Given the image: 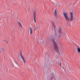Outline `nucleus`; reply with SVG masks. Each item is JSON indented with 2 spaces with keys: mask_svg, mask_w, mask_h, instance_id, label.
<instances>
[{
  "mask_svg": "<svg viewBox=\"0 0 80 80\" xmlns=\"http://www.w3.org/2000/svg\"><path fill=\"white\" fill-rule=\"evenodd\" d=\"M18 23H19V25L20 26V27H22V24H21V23H20V22L19 21Z\"/></svg>",
  "mask_w": 80,
  "mask_h": 80,
  "instance_id": "obj_10",
  "label": "nucleus"
},
{
  "mask_svg": "<svg viewBox=\"0 0 80 80\" xmlns=\"http://www.w3.org/2000/svg\"><path fill=\"white\" fill-rule=\"evenodd\" d=\"M70 22H72V21H73V12H70Z\"/></svg>",
  "mask_w": 80,
  "mask_h": 80,
  "instance_id": "obj_3",
  "label": "nucleus"
},
{
  "mask_svg": "<svg viewBox=\"0 0 80 80\" xmlns=\"http://www.w3.org/2000/svg\"><path fill=\"white\" fill-rule=\"evenodd\" d=\"M77 50L78 51V53H80V48H77Z\"/></svg>",
  "mask_w": 80,
  "mask_h": 80,
  "instance_id": "obj_13",
  "label": "nucleus"
},
{
  "mask_svg": "<svg viewBox=\"0 0 80 80\" xmlns=\"http://www.w3.org/2000/svg\"><path fill=\"white\" fill-rule=\"evenodd\" d=\"M46 65V67H47V65Z\"/></svg>",
  "mask_w": 80,
  "mask_h": 80,
  "instance_id": "obj_23",
  "label": "nucleus"
},
{
  "mask_svg": "<svg viewBox=\"0 0 80 80\" xmlns=\"http://www.w3.org/2000/svg\"><path fill=\"white\" fill-rule=\"evenodd\" d=\"M77 48H80V47H79L78 46H77Z\"/></svg>",
  "mask_w": 80,
  "mask_h": 80,
  "instance_id": "obj_16",
  "label": "nucleus"
},
{
  "mask_svg": "<svg viewBox=\"0 0 80 80\" xmlns=\"http://www.w3.org/2000/svg\"><path fill=\"white\" fill-rule=\"evenodd\" d=\"M22 59L23 60V61L24 63H25L26 62L25 60V59L23 58H22Z\"/></svg>",
  "mask_w": 80,
  "mask_h": 80,
  "instance_id": "obj_11",
  "label": "nucleus"
},
{
  "mask_svg": "<svg viewBox=\"0 0 80 80\" xmlns=\"http://www.w3.org/2000/svg\"><path fill=\"white\" fill-rule=\"evenodd\" d=\"M17 63V64H18L17 63Z\"/></svg>",
  "mask_w": 80,
  "mask_h": 80,
  "instance_id": "obj_26",
  "label": "nucleus"
},
{
  "mask_svg": "<svg viewBox=\"0 0 80 80\" xmlns=\"http://www.w3.org/2000/svg\"><path fill=\"white\" fill-rule=\"evenodd\" d=\"M20 56H22V54H20Z\"/></svg>",
  "mask_w": 80,
  "mask_h": 80,
  "instance_id": "obj_20",
  "label": "nucleus"
},
{
  "mask_svg": "<svg viewBox=\"0 0 80 80\" xmlns=\"http://www.w3.org/2000/svg\"><path fill=\"white\" fill-rule=\"evenodd\" d=\"M35 30H37V29H38V27H35Z\"/></svg>",
  "mask_w": 80,
  "mask_h": 80,
  "instance_id": "obj_14",
  "label": "nucleus"
},
{
  "mask_svg": "<svg viewBox=\"0 0 80 80\" xmlns=\"http://www.w3.org/2000/svg\"><path fill=\"white\" fill-rule=\"evenodd\" d=\"M63 68V69H64V68Z\"/></svg>",
  "mask_w": 80,
  "mask_h": 80,
  "instance_id": "obj_25",
  "label": "nucleus"
},
{
  "mask_svg": "<svg viewBox=\"0 0 80 80\" xmlns=\"http://www.w3.org/2000/svg\"><path fill=\"white\" fill-rule=\"evenodd\" d=\"M1 50L3 52H3H4V50H3V49L2 48Z\"/></svg>",
  "mask_w": 80,
  "mask_h": 80,
  "instance_id": "obj_15",
  "label": "nucleus"
},
{
  "mask_svg": "<svg viewBox=\"0 0 80 80\" xmlns=\"http://www.w3.org/2000/svg\"><path fill=\"white\" fill-rule=\"evenodd\" d=\"M63 15H64V17H68V13H67L64 12L63 13Z\"/></svg>",
  "mask_w": 80,
  "mask_h": 80,
  "instance_id": "obj_5",
  "label": "nucleus"
},
{
  "mask_svg": "<svg viewBox=\"0 0 80 80\" xmlns=\"http://www.w3.org/2000/svg\"><path fill=\"white\" fill-rule=\"evenodd\" d=\"M52 30H53L54 32V35L56 37H57L58 35V33L57 32V30H55V29L52 28Z\"/></svg>",
  "mask_w": 80,
  "mask_h": 80,
  "instance_id": "obj_2",
  "label": "nucleus"
},
{
  "mask_svg": "<svg viewBox=\"0 0 80 80\" xmlns=\"http://www.w3.org/2000/svg\"><path fill=\"white\" fill-rule=\"evenodd\" d=\"M20 55H21V54H22V51H20Z\"/></svg>",
  "mask_w": 80,
  "mask_h": 80,
  "instance_id": "obj_18",
  "label": "nucleus"
},
{
  "mask_svg": "<svg viewBox=\"0 0 80 80\" xmlns=\"http://www.w3.org/2000/svg\"><path fill=\"white\" fill-rule=\"evenodd\" d=\"M60 67H61V66H62V63L60 62Z\"/></svg>",
  "mask_w": 80,
  "mask_h": 80,
  "instance_id": "obj_17",
  "label": "nucleus"
},
{
  "mask_svg": "<svg viewBox=\"0 0 80 80\" xmlns=\"http://www.w3.org/2000/svg\"><path fill=\"white\" fill-rule=\"evenodd\" d=\"M56 18H58V17H57V16H56Z\"/></svg>",
  "mask_w": 80,
  "mask_h": 80,
  "instance_id": "obj_22",
  "label": "nucleus"
},
{
  "mask_svg": "<svg viewBox=\"0 0 80 80\" xmlns=\"http://www.w3.org/2000/svg\"><path fill=\"white\" fill-rule=\"evenodd\" d=\"M61 29H62V28H60L58 30L59 32H60V33H62V30H61Z\"/></svg>",
  "mask_w": 80,
  "mask_h": 80,
  "instance_id": "obj_12",
  "label": "nucleus"
},
{
  "mask_svg": "<svg viewBox=\"0 0 80 80\" xmlns=\"http://www.w3.org/2000/svg\"><path fill=\"white\" fill-rule=\"evenodd\" d=\"M54 14L55 17H57V9H55V10Z\"/></svg>",
  "mask_w": 80,
  "mask_h": 80,
  "instance_id": "obj_6",
  "label": "nucleus"
},
{
  "mask_svg": "<svg viewBox=\"0 0 80 80\" xmlns=\"http://www.w3.org/2000/svg\"><path fill=\"white\" fill-rule=\"evenodd\" d=\"M65 18H66V20L68 21V22L69 21V18L68 16H67L66 17H65Z\"/></svg>",
  "mask_w": 80,
  "mask_h": 80,
  "instance_id": "obj_8",
  "label": "nucleus"
},
{
  "mask_svg": "<svg viewBox=\"0 0 80 80\" xmlns=\"http://www.w3.org/2000/svg\"><path fill=\"white\" fill-rule=\"evenodd\" d=\"M52 40L53 43V45H54V48H55V50L56 52L58 53V54H60V52H59V50H58V46L57 45V43H56V42H55V39H54V38H52Z\"/></svg>",
  "mask_w": 80,
  "mask_h": 80,
  "instance_id": "obj_1",
  "label": "nucleus"
},
{
  "mask_svg": "<svg viewBox=\"0 0 80 80\" xmlns=\"http://www.w3.org/2000/svg\"><path fill=\"white\" fill-rule=\"evenodd\" d=\"M62 37V36H61H61H60V37Z\"/></svg>",
  "mask_w": 80,
  "mask_h": 80,
  "instance_id": "obj_21",
  "label": "nucleus"
},
{
  "mask_svg": "<svg viewBox=\"0 0 80 80\" xmlns=\"http://www.w3.org/2000/svg\"><path fill=\"white\" fill-rule=\"evenodd\" d=\"M34 13V21L35 22V23H37V21H36V11H34L33 12Z\"/></svg>",
  "mask_w": 80,
  "mask_h": 80,
  "instance_id": "obj_4",
  "label": "nucleus"
},
{
  "mask_svg": "<svg viewBox=\"0 0 80 80\" xmlns=\"http://www.w3.org/2000/svg\"><path fill=\"white\" fill-rule=\"evenodd\" d=\"M40 40H42V39H40Z\"/></svg>",
  "mask_w": 80,
  "mask_h": 80,
  "instance_id": "obj_24",
  "label": "nucleus"
},
{
  "mask_svg": "<svg viewBox=\"0 0 80 80\" xmlns=\"http://www.w3.org/2000/svg\"><path fill=\"white\" fill-rule=\"evenodd\" d=\"M30 34H31V35H32V27H30Z\"/></svg>",
  "mask_w": 80,
  "mask_h": 80,
  "instance_id": "obj_7",
  "label": "nucleus"
},
{
  "mask_svg": "<svg viewBox=\"0 0 80 80\" xmlns=\"http://www.w3.org/2000/svg\"><path fill=\"white\" fill-rule=\"evenodd\" d=\"M52 25L54 27L53 29H55V23H54V22H53V21H52Z\"/></svg>",
  "mask_w": 80,
  "mask_h": 80,
  "instance_id": "obj_9",
  "label": "nucleus"
},
{
  "mask_svg": "<svg viewBox=\"0 0 80 80\" xmlns=\"http://www.w3.org/2000/svg\"><path fill=\"white\" fill-rule=\"evenodd\" d=\"M21 57H22V58H23V56H22V55L21 56Z\"/></svg>",
  "mask_w": 80,
  "mask_h": 80,
  "instance_id": "obj_19",
  "label": "nucleus"
}]
</instances>
